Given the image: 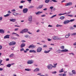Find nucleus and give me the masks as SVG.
I'll list each match as a JSON object with an SVG mask.
<instances>
[{"instance_id":"f257e3e1","label":"nucleus","mask_w":76,"mask_h":76,"mask_svg":"<svg viewBox=\"0 0 76 76\" xmlns=\"http://www.w3.org/2000/svg\"><path fill=\"white\" fill-rule=\"evenodd\" d=\"M52 38L54 40H60V39H61V38H59L57 36H53L52 37Z\"/></svg>"},{"instance_id":"f03ea898","label":"nucleus","mask_w":76,"mask_h":76,"mask_svg":"<svg viewBox=\"0 0 76 76\" xmlns=\"http://www.w3.org/2000/svg\"><path fill=\"white\" fill-rule=\"evenodd\" d=\"M28 31V29H23L20 32V34H23V33H26V32Z\"/></svg>"},{"instance_id":"7ed1b4c3","label":"nucleus","mask_w":76,"mask_h":76,"mask_svg":"<svg viewBox=\"0 0 76 76\" xmlns=\"http://www.w3.org/2000/svg\"><path fill=\"white\" fill-rule=\"evenodd\" d=\"M28 22H29L30 23H32V15L29 16L28 18Z\"/></svg>"},{"instance_id":"20e7f679","label":"nucleus","mask_w":76,"mask_h":76,"mask_svg":"<svg viewBox=\"0 0 76 76\" xmlns=\"http://www.w3.org/2000/svg\"><path fill=\"white\" fill-rule=\"evenodd\" d=\"M27 63L28 64H32L34 63V61L33 60H28Z\"/></svg>"},{"instance_id":"39448f33","label":"nucleus","mask_w":76,"mask_h":76,"mask_svg":"<svg viewBox=\"0 0 76 76\" xmlns=\"http://www.w3.org/2000/svg\"><path fill=\"white\" fill-rule=\"evenodd\" d=\"M47 68L49 69H52L53 68V65L51 64H49L47 66Z\"/></svg>"},{"instance_id":"423d86ee","label":"nucleus","mask_w":76,"mask_h":76,"mask_svg":"<svg viewBox=\"0 0 76 76\" xmlns=\"http://www.w3.org/2000/svg\"><path fill=\"white\" fill-rule=\"evenodd\" d=\"M42 51V48L41 47L38 48L37 49V53H41Z\"/></svg>"},{"instance_id":"0eeeda50","label":"nucleus","mask_w":76,"mask_h":76,"mask_svg":"<svg viewBox=\"0 0 76 76\" xmlns=\"http://www.w3.org/2000/svg\"><path fill=\"white\" fill-rule=\"evenodd\" d=\"M72 2H68L67 3H66L65 5V6H72Z\"/></svg>"},{"instance_id":"6e6552de","label":"nucleus","mask_w":76,"mask_h":76,"mask_svg":"<svg viewBox=\"0 0 76 76\" xmlns=\"http://www.w3.org/2000/svg\"><path fill=\"white\" fill-rule=\"evenodd\" d=\"M36 47V46L34 45H31L29 46L28 47L29 48H31L32 49L34 48H35Z\"/></svg>"},{"instance_id":"1a4fd4ad","label":"nucleus","mask_w":76,"mask_h":76,"mask_svg":"<svg viewBox=\"0 0 76 76\" xmlns=\"http://www.w3.org/2000/svg\"><path fill=\"white\" fill-rule=\"evenodd\" d=\"M28 10V9L27 8H25L23 10V13H27Z\"/></svg>"},{"instance_id":"9d476101","label":"nucleus","mask_w":76,"mask_h":76,"mask_svg":"<svg viewBox=\"0 0 76 76\" xmlns=\"http://www.w3.org/2000/svg\"><path fill=\"white\" fill-rule=\"evenodd\" d=\"M69 20H65L63 22L64 24L65 25H66V24H67V23H69Z\"/></svg>"},{"instance_id":"9b49d317","label":"nucleus","mask_w":76,"mask_h":76,"mask_svg":"<svg viewBox=\"0 0 76 76\" xmlns=\"http://www.w3.org/2000/svg\"><path fill=\"white\" fill-rule=\"evenodd\" d=\"M15 44H16V42H12L9 44V45H12Z\"/></svg>"},{"instance_id":"f8f14e48","label":"nucleus","mask_w":76,"mask_h":76,"mask_svg":"<svg viewBox=\"0 0 76 76\" xmlns=\"http://www.w3.org/2000/svg\"><path fill=\"white\" fill-rule=\"evenodd\" d=\"M70 33H69L67 34H66L65 35V37L66 38H69V37H70Z\"/></svg>"},{"instance_id":"ddd939ff","label":"nucleus","mask_w":76,"mask_h":76,"mask_svg":"<svg viewBox=\"0 0 76 76\" xmlns=\"http://www.w3.org/2000/svg\"><path fill=\"white\" fill-rule=\"evenodd\" d=\"M36 15H40V14H41V13H42V11L40 12L38 11L37 12H36L35 13Z\"/></svg>"},{"instance_id":"4468645a","label":"nucleus","mask_w":76,"mask_h":76,"mask_svg":"<svg viewBox=\"0 0 76 76\" xmlns=\"http://www.w3.org/2000/svg\"><path fill=\"white\" fill-rule=\"evenodd\" d=\"M4 30L3 29H0V33L1 34H4Z\"/></svg>"},{"instance_id":"2eb2a0df","label":"nucleus","mask_w":76,"mask_h":76,"mask_svg":"<svg viewBox=\"0 0 76 76\" xmlns=\"http://www.w3.org/2000/svg\"><path fill=\"white\" fill-rule=\"evenodd\" d=\"M39 69L37 68L34 70L33 72H39Z\"/></svg>"},{"instance_id":"dca6fc26","label":"nucleus","mask_w":76,"mask_h":76,"mask_svg":"<svg viewBox=\"0 0 76 76\" xmlns=\"http://www.w3.org/2000/svg\"><path fill=\"white\" fill-rule=\"evenodd\" d=\"M10 20L11 22H15V21H16V19H10Z\"/></svg>"},{"instance_id":"f3484780","label":"nucleus","mask_w":76,"mask_h":76,"mask_svg":"<svg viewBox=\"0 0 76 76\" xmlns=\"http://www.w3.org/2000/svg\"><path fill=\"white\" fill-rule=\"evenodd\" d=\"M9 37H10V35H7L6 36L4 37V39H6L7 38H9Z\"/></svg>"},{"instance_id":"a211bd4d","label":"nucleus","mask_w":76,"mask_h":76,"mask_svg":"<svg viewBox=\"0 0 76 76\" xmlns=\"http://www.w3.org/2000/svg\"><path fill=\"white\" fill-rule=\"evenodd\" d=\"M25 46V44L23 43H22L20 46L21 48H23Z\"/></svg>"},{"instance_id":"6ab92c4d","label":"nucleus","mask_w":76,"mask_h":76,"mask_svg":"<svg viewBox=\"0 0 76 76\" xmlns=\"http://www.w3.org/2000/svg\"><path fill=\"white\" fill-rule=\"evenodd\" d=\"M30 53H35L36 51L34 50H29Z\"/></svg>"},{"instance_id":"aec40b11","label":"nucleus","mask_w":76,"mask_h":76,"mask_svg":"<svg viewBox=\"0 0 76 76\" xmlns=\"http://www.w3.org/2000/svg\"><path fill=\"white\" fill-rule=\"evenodd\" d=\"M50 51H51V50H49L48 51L45 50L44 51V53H46V54H47V53H50Z\"/></svg>"},{"instance_id":"412c9836","label":"nucleus","mask_w":76,"mask_h":76,"mask_svg":"<svg viewBox=\"0 0 76 76\" xmlns=\"http://www.w3.org/2000/svg\"><path fill=\"white\" fill-rule=\"evenodd\" d=\"M62 51H61V50H59L57 51H56V53H61Z\"/></svg>"},{"instance_id":"4be33fe9","label":"nucleus","mask_w":76,"mask_h":76,"mask_svg":"<svg viewBox=\"0 0 76 76\" xmlns=\"http://www.w3.org/2000/svg\"><path fill=\"white\" fill-rule=\"evenodd\" d=\"M68 51H69V50H68L67 49H64L63 50H62L61 51H62V52H67Z\"/></svg>"},{"instance_id":"5701e85b","label":"nucleus","mask_w":76,"mask_h":76,"mask_svg":"<svg viewBox=\"0 0 76 76\" xmlns=\"http://www.w3.org/2000/svg\"><path fill=\"white\" fill-rule=\"evenodd\" d=\"M59 73H62V72H64L63 68H62L60 70H59Z\"/></svg>"},{"instance_id":"b1692460","label":"nucleus","mask_w":76,"mask_h":76,"mask_svg":"<svg viewBox=\"0 0 76 76\" xmlns=\"http://www.w3.org/2000/svg\"><path fill=\"white\" fill-rule=\"evenodd\" d=\"M11 66H12V64H9L7 65L6 66L7 67H11Z\"/></svg>"},{"instance_id":"393cba45","label":"nucleus","mask_w":76,"mask_h":76,"mask_svg":"<svg viewBox=\"0 0 76 76\" xmlns=\"http://www.w3.org/2000/svg\"><path fill=\"white\" fill-rule=\"evenodd\" d=\"M13 56H14L13 53H12L9 56V57L10 58H11V57H13Z\"/></svg>"},{"instance_id":"a878e982","label":"nucleus","mask_w":76,"mask_h":76,"mask_svg":"<svg viewBox=\"0 0 76 76\" xmlns=\"http://www.w3.org/2000/svg\"><path fill=\"white\" fill-rule=\"evenodd\" d=\"M64 18H65V17L64 16H61L60 17V19L61 20H63Z\"/></svg>"},{"instance_id":"bb28decb","label":"nucleus","mask_w":76,"mask_h":76,"mask_svg":"<svg viewBox=\"0 0 76 76\" xmlns=\"http://www.w3.org/2000/svg\"><path fill=\"white\" fill-rule=\"evenodd\" d=\"M13 15L15 16H18V13L16 12H14L13 13Z\"/></svg>"},{"instance_id":"cd10ccee","label":"nucleus","mask_w":76,"mask_h":76,"mask_svg":"<svg viewBox=\"0 0 76 76\" xmlns=\"http://www.w3.org/2000/svg\"><path fill=\"white\" fill-rule=\"evenodd\" d=\"M61 26H62V25H60L59 24H57L56 26V27H61Z\"/></svg>"},{"instance_id":"c85d7f7f","label":"nucleus","mask_w":76,"mask_h":76,"mask_svg":"<svg viewBox=\"0 0 76 76\" xmlns=\"http://www.w3.org/2000/svg\"><path fill=\"white\" fill-rule=\"evenodd\" d=\"M43 5H40L38 7L39 9H41L42 8V7H43Z\"/></svg>"},{"instance_id":"c756f323","label":"nucleus","mask_w":76,"mask_h":76,"mask_svg":"<svg viewBox=\"0 0 76 76\" xmlns=\"http://www.w3.org/2000/svg\"><path fill=\"white\" fill-rule=\"evenodd\" d=\"M25 70H26V71H28V72H29V71H31V69H25Z\"/></svg>"},{"instance_id":"7c9ffc66","label":"nucleus","mask_w":76,"mask_h":76,"mask_svg":"<svg viewBox=\"0 0 76 76\" xmlns=\"http://www.w3.org/2000/svg\"><path fill=\"white\" fill-rule=\"evenodd\" d=\"M45 2L46 3H48L50 2V0H46L45 1Z\"/></svg>"},{"instance_id":"2f4dec72","label":"nucleus","mask_w":76,"mask_h":76,"mask_svg":"<svg viewBox=\"0 0 76 76\" xmlns=\"http://www.w3.org/2000/svg\"><path fill=\"white\" fill-rule=\"evenodd\" d=\"M71 30H73V29H75V28L73 27H70L69 28Z\"/></svg>"},{"instance_id":"473e14b6","label":"nucleus","mask_w":76,"mask_h":76,"mask_svg":"<svg viewBox=\"0 0 76 76\" xmlns=\"http://www.w3.org/2000/svg\"><path fill=\"white\" fill-rule=\"evenodd\" d=\"M10 15V14H7L6 15H4V17H7V16H9Z\"/></svg>"},{"instance_id":"72a5a7b5","label":"nucleus","mask_w":76,"mask_h":76,"mask_svg":"<svg viewBox=\"0 0 76 76\" xmlns=\"http://www.w3.org/2000/svg\"><path fill=\"white\" fill-rule=\"evenodd\" d=\"M56 16H57V15H54L50 17V19H52V18H54V17H56Z\"/></svg>"},{"instance_id":"f704fd0d","label":"nucleus","mask_w":76,"mask_h":76,"mask_svg":"<svg viewBox=\"0 0 76 76\" xmlns=\"http://www.w3.org/2000/svg\"><path fill=\"white\" fill-rule=\"evenodd\" d=\"M61 49H62V50H63L64 49V46H62L60 47Z\"/></svg>"},{"instance_id":"c9c22d12","label":"nucleus","mask_w":76,"mask_h":76,"mask_svg":"<svg viewBox=\"0 0 76 76\" xmlns=\"http://www.w3.org/2000/svg\"><path fill=\"white\" fill-rule=\"evenodd\" d=\"M74 20H75V19H71L70 20H69V22H73V21H74Z\"/></svg>"},{"instance_id":"e433bc0d","label":"nucleus","mask_w":76,"mask_h":76,"mask_svg":"<svg viewBox=\"0 0 76 76\" xmlns=\"http://www.w3.org/2000/svg\"><path fill=\"white\" fill-rule=\"evenodd\" d=\"M34 6H31L28 7V9H31L32 8H34Z\"/></svg>"},{"instance_id":"4c0bfd02","label":"nucleus","mask_w":76,"mask_h":76,"mask_svg":"<svg viewBox=\"0 0 76 76\" xmlns=\"http://www.w3.org/2000/svg\"><path fill=\"white\" fill-rule=\"evenodd\" d=\"M43 48H47V45H43Z\"/></svg>"},{"instance_id":"58836bf2","label":"nucleus","mask_w":76,"mask_h":76,"mask_svg":"<svg viewBox=\"0 0 76 76\" xmlns=\"http://www.w3.org/2000/svg\"><path fill=\"white\" fill-rule=\"evenodd\" d=\"M52 74H56V73H57V72L55 71V72H52Z\"/></svg>"},{"instance_id":"ea45409f","label":"nucleus","mask_w":76,"mask_h":76,"mask_svg":"<svg viewBox=\"0 0 76 76\" xmlns=\"http://www.w3.org/2000/svg\"><path fill=\"white\" fill-rule=\"evenodd\" d=\"M67 76V74H66L64 73L62 74V76Z\"/></svg>"},{"instance_id":"a19ab883","label":"nucleus","mask_w":76,"mask_h":76,"mask_svg":"<svg viewBox=\"0 0 76 76\" xmlns=\"http://www.w3.org/2000/svg\"><path fill=\"white\" fill-rule=\"evenodd\" d=\"M53 8H54V7H53V6H51L50 7V8L49 9H51V10H52V9H53Z\"/></svg>"},{"instance_id":"79ce46f5","label":"nucleus","mask_w":76,"mask_h":76,"mask_svg":"<svg viewBox=\"0 0 76 76\" xmlns=\"http://www.w3.org/2000/svg\"><path fill=\"white\" fill-rule=\"evenodd\" d=\"M39 32H40V30L39 29H37L36 31V32L37 33Z\"/></svg>"},{"instance_id":"37998d69","label":"nucleus","mask_w":76,"mask_h":76,"mask_svg":"<svg viewBox=\"0 0 76 76\" xmlns=\"http://www.w3.org/2000/svg\"><path fill=\"white\" fill-rule=\"evenodd\" d=\"M25 49H24V48H22L20 50L21 51H24V50Z\"/></svg>"},{"instance_id":"c03bdc74","label":"nucleus","mask_w":76,"mask_h":76,"mask_svg":"<svg viewBox=\"0 0 76 76\" xmlns=\"http://www.w3.org/2000/svg\"><path fill=\"white\" fill-rule=\"evenodd\" d=\"M19 8H20V9H22L23 8V6H19Z\"/></svg>"},{"instance_id":"a18cd8bd","label":"nucleus","mask_w":76,"mask_h":76,"mask_svg":"<svg viewBox=\"0 0 76 76\" xmlns=\"http://www.w3.org/2000/svg\"><path fill=\"white\" fill-rule=\"evenodd\" d=\"M76 35V33H74L73 34H71V35Z\"/></svg>"},{"instance_id":"49530a36","label":"nucleus","mask_w":76,"mask_h":76,"mask_svg":"<svg viewBox=\"0 0 76 76\" xmlns=\"http://www.w3.org/2000/svg\"><path fill=\"white\" fill-rule=\"evenodd\" d=\"M51 1H53V2H57V1H56V0H51Z\"/></svg>"},{"instance_id":"de8ad7c7","label":"nucleus","mask_w":76,"mask_h":76,"mask_svg":"<svg viewBox=\"0 0 76 76\" xmlns=\"http://www.w3.org/2000/svg\"><path fill=\"white\" fill-rule=\"evenodd\" d=\"M25 1H20L21 3H25Z\"/></svg>"},{"instance_id":"09e8293b","label":"nucleus","mask_w":76,"mask_h":76,"mask_svg":"<svg viewBox=\"0 0 76 76\" xmlns=\"http://www.w3.org/2000/svg\"><path fill=\"white\" fill-rule=\"evenodd\" d=\"M67 16H69V17H72L73 15H68Z\"/></svg>"},{"instance_id":"8fccbe9b","label":"nucleus","mask_w":76,"mask_h":76,"mask_svg":"<svg viewBox=\"0 0 76 76\" xmlns=\"http://www.w3.org/2000/svg\"><path fill=\"white\" fill-rule=\"evenodd\" d=\"M18 29H19V28H16L14 29V31H18Z\"/></svg>"},{"instance_id":"3c124183","label":"nucleus","mask_w":76,"mask_h":76,"mask_svg":"<svg viewBox=\"0 0 76 76\" xmlns=\"http://www.w3.org/2000/svg\"><path fill=\"white\" fill-rule=\"evenodd\" d=\"M15 11H16V10L15 9H14L11 10L12 12H15Z\"/></svg>"},{"instance_id":"603ef678","label":"nucleus","mask_w":76,"mask_h":76,"mask_svg":"<svg viewBox=\"0 0 76 76\" xmlns=\"http://www.w3.org/2000/svg\"><path fill=\"white\" fill-rule=\"evenodd\" d=\"M27 32L30 35H32V34L29 31H28Z\"/></svg>"},{"instance_id":"864d4df0","label":"nucleus","mask_w":76,"mask_h":76,"mask_svg":"<svg viewBox=\"0 0 76 76\" xmlns=\"http://www.w3.org/2000/svg\"><path fill=\"white\" fill-rule=\"evenodd\" d=\"M21 42H25L26 41H25L24 40H22L21 41Z\"/></svg>"},{"instance_id":"5fc2aeb1","label":"nucleus","mask_w":76,"mask_h":76,"mask_svg":"<svg viewBox=\"0 0 76 76\" xmlns=\"http://www.w3.org/2000/svg\"><path fill=\"white\" fill-rule=\"evenodd\" d=\"M41 17H45V15H41Z\"/></svg>"},{"instance_id":"6e6d98bb","label":"nucleus","mask_w":76,"mask_h":76,"mask_svg":"<svg viewBox=\"0 0 76 76\" xmlns=\"http://www.w3.org/2000/svg\"><path fill=\"white\" fill-rule=\"evenodd\" d=\"M62 75H63V74H61V73L59 74H58V75L60 76H62Z\"/></svg>"},{"instance_id":"4d7b16f0","label":"nucleus","mask_w":76,"mask_h":76,"mask_svg":"<svg viewBox=\"0 0 76 76\" xmlns=\"http://www.w3.org/2000/svg\"><path fill=\"white\" fill-rule=\"evenodd\" d=\"M37 75L40 76V75H41V73H38L37 74Z\"/></svg>"},{"instance_id":"13d9d810","label":"nucleus","mask_w":76,"mask_h":76,"mask_svg":"<svg viewBox=\"0 0 76 76\" xmlns=\"http://www.w3.org/2000/svg\"><path fill=\"white\" fill-rule=\"evenodd\" d=\"M28 1L29 3H31V0H27Z\"/></svg>"},{"instance_id":"bf43d9fd","label":"nucleus","mask_w":76,"mask_h":76,"mask_svg":"<svg viewBox=\"0 0 76 76\" xmlns=\"http://www.w3.org/2000/svg\"><path fill=\"white\" fill-rule=\"evenodd\" d=\"M58 16H61L62 15H63V14H59L58 15Z\"/></svg>"},{"instance_id":"052dcab7","label":"nucleus","mask_w":76,"mask_h":76,"mask_svg":"<svg viewBox=\"0 0 76 76\" xmlns=\"http://www.w3.org/2000/svg\"><path fill=\"white\" fill-rule=\"evenodd\" d=\"M3 19V17H0V20H1Z\"/></svg>"},{"instance_id":"680f3d73","label":"nucleus","mask_w":76,"mask_h":76,"mask_svg":"<svg viewBox=\"0 0 76 76\" xmlns=\"http://www.w3.org/2000/svg\"><path fill=\"white\" fill-rule=\"evenodd\" d=\"M26 38H28V35H26L24 36Z\"/></svg>"},{"instance_id":"e2e57ef3","label":"nucleus","mask_w":76,"mask_h":76,"mask_svg":"<svg viewBox=\"0 0 76 76\" xmlns=\"http://www.w3.org/2000/svg\"><path fill=\"white\" fill-rule=\"evenodd\" d=\"M3 70V69L2 68H0V71H2Z\"/></svg>"},{"instance_id":"0e129e2a","label":"nucleus","mask_w":76,"mask_h":76,"mask_svg":"<svg viewBox=\"0 0 76 76\" xmlns=\"http://www.w3.org/2000/svg\"><path fill=\"white\" fill-rule=\"evenodd\" d=\"M48 27H53V26H51L50 25H49L48 26Z\"/></svg>"},{"instance_id":"69168bd1","label":"nucleus","mask_w":76,"mask_h":76,"mask_svg":"<svg viewBox=\"0 0 76 76\" xmlns=\"http://www.w3.org/2000/svg\"><path fill=\"white\" fill-rule=\"evenodd\" d=\"M2 49V46L1 45H0V50H1Z\"/></svg>"},{"instance_id":"338daca9","label":"nucleus","mask_w":76,"mask_h":76,"mask_svg":"<svg viewBox=\"0 0 76 76\" xmlns=\"http://www.w3.org/2000/svg\"><path fill=\"white\" fill-rule=\"evenodd\" d=\"M43 10H47V8H45V9H43Z\"/></svg>"},{"instance_id":"774afa93","label":"nucleus","mask_w":76,"mask_h":76,"mask_svg":"<svg viewBox=\"0 0 76 76\" xmlns=\"http://www.w3.org/2000/svg\"><path fill=\"white\" fill-rule=\"evenodd\" d=\"M73 45H76V42H75L73 44Z\"/></svg>"}]
</instances>
